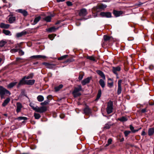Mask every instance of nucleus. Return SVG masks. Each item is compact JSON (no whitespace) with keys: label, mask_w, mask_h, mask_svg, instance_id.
Masks as SVG:
<instances>
[{"label":"nucleus","mask_w":154,"mask_h":154,"mask_svg":"<svg viewBox=\"0 0 154 154\" xmlns=\"http://www.w3.org/2000/svg\"><path fill=\"white\" fill-rule=\"evenodd\" d=\"M97 73L99 75L103 80H105V76L103 72L100 70H97L96 71Z\"/></svg>","instance_id":"a211bd4d"},{"label":"nucleus","mask_w":154,"mask_h":154,"mask_svg":"<svg viewBox=\"0 0 154 154\" xmlns=\"http://www.w3.org/2000/svg\"><path fill=\"white\" fill-rule=\"evenodd\" d=\"M130 128L132 132L133 133H135L136 132H137L139 131V130L134 129V128L131 125H130Z\"/></svg>","instance_id":"72a5a7b5"},{"label":"nucleus","mask_w":154,"mask_h":154,"mask_svg":"<svg viewBox=\"0 0 154 154\" xmlns=\"http://www.w3.org/2000/svg\"><path fill=\"white\" fill-rule=\"evenodd\" d=\"M47 110V108L46 106H42L39 107L37 106H36V108L35 111L37 112L40 113H43Z\"/></svg>","instance_id":"20e7f679"},{"label":"nucleus","mask_w":154,"mask_h":154,"mask_svg":"<svg viewBox=\"0 0 154 154\" xmlns=\"http://www.w3.org/2000/svg\"><path fill=\"white\" fill-rule=\"evenodd\" d=\"M54 16L53 14H51L50 15L47 16L44 18V20L47 22L51 21V18Z\"/></svg>","instance_id":"2eb2a0df"},{"label":"nucleus","mask_w":154,"mask_h":154,"mask_svg":"<svg viewBox=\"0 0 154 154\" xmlns=\"http://www.w3.org/2000/svg\"><path fill=\"white\" fill-rule=\"evenodd\" d=\"M49 102L48 100L45 101L41 103L40 104L42 106H45L48 104Z\"/></svg>","instance_id":"4c0bfd02"},{"label":"nucleus","mask_w":154,"mask_h":154,"mask_svg":"<svg viewBox=\"0 0 154 154\" xmlns=\"http://www.w3.org/2000/svg\"><path fill=\"white\" fill-rule=\"evenodd\" d=\"M26 33L27 32L26 31H23L21 32L17 33L16 36L17 38H19L22 36L24 35H26Z\"/></svg>","instance_id":"4be33fe9"},{"label":"nucleus","mask_w":154,"mask_h":154,"mask_svg":"<svg viewBox=\"0 0 154 154\" xmlns=\"http://www.w3.org/2000/svg\"><path fill=\"white\" fill-rule=\"evenodd\" d=\"M63 86L62 84H60L58 86L54 88L55 91H58L60 89L62 88Z\"/></svg>","instance_id":"2f4dec72"},{"label":"nucleus","mask_w":154,"mask_h":154,"mask_svg":"<svg viewBox=\"0 0 154 154\" xmlns=\"http://www.w3.org/2000/svg\"><path fill=\"white\" fill-rule=\"evenodd\" d=\"M148 133L149 136L152 135L154 133V128H149L148 130Z\"/></svg>","instance_id":"a878e982"},{"label":"nucleus","mask_w":154,"mask_h":154,"mask_svg":"<svg viewBox=\"0 0 154 154\" xmlns=\"http://www.w3.org/2000/svg\"><path fill=\"white\" fill-rule=\"evenodd\" d=\"M99 83L102 88H104L105 86V83L104 81L102 79H100L99 81Z\"/></svg>","instance_id":"c756f323"},{"label":"nucleus","mask_w":154,"mask_h":154,"mask_svg":"<svg viewBox=\"0 0 154 154\" xmlns=\"http://www.w3.org/2000/svg\"><path fill=\"white\" fill-rule=\"evenodd\" d=\"M5 94H11L9 91L7 90L2 86H0V95L1 99L4 98V96Z\"/></svg>","instance_id":"f257e3e1"},{"label":"nucleus","mask_w":154,"mask_h":154,"mask_svg":"<svg viewBox=\"0 0 154 154\" xmlns=\"http://www.w3.org/2000/svg\"><path fill=\"white\" fill-rule=\"evenodd\" d=\"M17 82H11L7 86V88H13L15 85L17 84Z\"/></svg>","instance_id":"b1692460"},{"label":"nucleus","mask_w":154,"mask_h":154,"mask_svg":"<svg viewBox=\"0 0 154 154\" xmlns=\"http://www.w3.org/2000/svg\"><path fill=\"white\" fill-rule=\"evenodd\" d=\"M121 68L119 66H117V67H113L112 69V71L113 73L116 74L117 76L118 75V74L117 72H119L121 70Z\"/></svg>","instance_id":"6e6552de"},{"label":"nucleus","mask_w":154,"mask_h":154,"mask_svg":"<svg viewBox=\"0 0 154 154\" xmlns=\"http://www.w3.org/2000/svg\"><path fill=\"white\" fill-rule=\"evenodd\" d=\"M19 53L21 55H23L24 54V52L21 50H19Z\"/></svg>","instance_id":"de8ad7c7"},{"label":"nucleus","mask_w":154,"mask_h":154,"mask_svg":"<svg viewBox=\"0 0 154 154\" xmlns=\"http://www.w3.org/2000/svg\"><path fill=\"white\" fill-rule=\"evenodd\" d=\"M102 91L101 89H99L98 90V94L97 96V98L96 99V100H99L101 97V94Z\"/></svg>","instance_id":"7c9ffc66"},{"label":"nucleus","mask_w":154,"mask_h":154,"mask_svg":"<svg viewBox=\"0 0 154 154\" xmlns=\"http://www.w3.org/2000/svg\"><path fill=\"white\" fill-rule=\"evenodd\" d=\"M35 82V80L34 79L26 80V85H32L34 84Z\"/></svg>","instance_id":"6ab92c4d"},{"label":"nucleus","mask_w":154,"mask_h":154,"mask_svg":"<svg viewBox=\"0 0 154 154\" xmlns=\"http://www.w3.org/2000/svg\"><path fill=\"white\" fill-rule=\"evenodd\" d=\"M78 88H75L72 92V94L74 97H76L80 96L81 94L79 92L82 90V88L81 85H78Z\"/></svg>","instance_id":"f03ea898"},{"label":"nucleus","mask_w":154,"mask_h":154,"mask_svg":"<svg viewBox=\"0 0 154 154\" xmlns=\"http://www.w3.org/2000/svg\"><path fill=\"white\" fill-rule=\"evenodd\" d=\"M122 80L121 79L119 80L118 82V89L117 91V93L118 95H119L122 92V88L121 87V83Z\"/></svg>","instance_id":"39448f33"},{"label":"nucleus","mask_w":154,"mask_h":154,"mask_svg":"<svg viewBox=\"0 0 154 154\" xmlns=\"http://www.w3.org/2000/svg\"><path fill=\"white\" fill-rule=\"evenodd\" d=\"M113 82L111 78H109L107 83L108 86L111 88L113 86Z\"/></svg>","instance_id":"aec40b11"},{"label":"nucleus","mask_w":154,"mask_h":154,"mask_svg":"<svg viewBox=\"0 0 154 154\" xmlns=\"http://www.w3.org/2000/svg\"><path fill=\"white\" fill-rule=\"evenodd\" d=\"M46 57L45 56H42L41 55H34L32 56L31 57V58H34V59H37V58H42L43 59L45 58Z\"/></svg>","instance_id":"5701e85b"},{"label":"nucleus","mask_w":154,"mask_h":154,"mask_svg":"<svg viewBox=\"0 0 154 154\" xmlns=\"http://www.w3.org/2000/svg\"><path fill=\"white\" fill-rule=\"evenodd\" d=\"M84 112L85 114H88L90 112V109L89 108L86 107L84 109Z\"/></svg>","instance_id":"79ce46f5"},{"label":"nucleus","mask_w":154,"mask_h":154,"mask_svg":"<svg viewBox=\"0 0 154 154\" xmlns=\"http://www.w3.org/2000/svg\"><path fill=\"white\" fill-rule=\"evenodd\" d=\"M34 76V74L33 73H31L29 74L27 76H24V77L25 79H32Z\"/></svg>","instance_id":"c85d7f7f"},{"label":"nucleus","mask_w":154,"mask_h":154,"mask_svg":"<svg viewBox=\"0 0 154 154\" xmlns=\"http://www.w3.org/2000/svg\"><path fill=\"white\" fill-rule=\"evenodd\" d=\"M48 36L51 40H52L53 39V35H49Z\"/></svg>","instance_id":"6e6d98bb"},{"label":"nucleus","mask_w":154,"mask_h":154,"mask_svg":"<svg viewBox=\"0 0 154 154\" xmlns=\"http://www.w3.org/2000/svg\"><path fill=\"white\" fill-rule=\"evenodd\" d=\"M131 132L129 131H124V133L125 135V136L126 137H127L128 135L131 133Z\"/></svg>","instance_id":"a18cd8bd"},{"label":"nucleus","mask_w":154,"mask_h":154,"mask_svg":"<svg viewBox=\"0 0 154 154\" xmlns=\"http://www.w3.org/2000/svg\"><path fill=\"white\" fill-rule=\"evenodd\" d=\"M9 17L8 21L10 23H13L16 20V17L14 16L9 15L8 16Z\"/></svg>","instance_id":"4468645a"},{"label":"nucleus","mask_w":154,"mask_h":154,"mask_svg":"<svg viewBox=\"0 0 154 154\" xmlns=\"http://www.w3.org/2000/svg\"><path fill=\"white\" fill-rule=\"evenodd\" d=\"M149 105L151 106L154 105V101L153 102H150L149 103Z\"/></svg>","instance_id":"13d9d810"},{"label":"nucleus","mask_w":154,"mask_h":154,"mask_svg":"<svg viewBox=\"0 0 154 154\" xmlns=\"http://www.w3.org/2000/svg\"><path fill=\"white\" fill-rule=\"evenodd\" d=\"M91 79V77H88L82 80L81 82V83L83 85H85L86 84L89 83Z\"/></svg>","instance_id":"9b49d317"},{"label":"nucleus","mask_w":154,"mask_h":154,"mask_svg":"<svg viewBox=\"0 0 154 154\" xmlns=\"http://www.w3.org/2000/svg\"><path fill=\"white\" fill-rule=\"evenodd\" d=\"M67 55H63L60 57H58V60H63V59L66 58L67 57Z\"/></svg>","instance_id":"ea45409f"},{"label":"nucleus","mask_w":154,"mask_h":154,"mask_svg":"<svg viewBox=\"0 0 154 154\" xmlns=\"http://www.w3.org/2000/svg\"><path fill=\"white\" fill-rule=\"evenodd\" d=\"M2 32L3 33L6 35L11 36L12 35L11 32L8 30L3 29L2 31Z\"/></svg>","instance_id":"393cba45"},{"label":"nucleus","mask_w":154,"mask_h":154,"mask_svg":"<svg viewBox=\"0 0 154 154\" xmlns=\"http://www.w3.org/2000/svg\"><path fill=\"white\" fill-rule=\"evenodd\" d=\"M15 49H19V50H20V45L19 44H17L16 46H15Z\"/></svg>","instance_id":"8fccbe9b"},{"label":"nucleus","mask_w":154,"mask_h":154,"mask_svg":"<svg viewBox=\"0 0 154 154\" xmlns=\"http://www.w3.org/2000/svg\"><path fill=\"white\" fill-rule=\"evenodd\" d=\"M83 78V75H80L79 76V80H81Z\"/></svg>","instance_id":"864d4df0"},{"label":"nucleus","mask_w":154,"mask_h":154,"mask_svg":"<svg viewBox=\"0 0 154 154\" xmlns=\"http://www.w3.org/2000/svg\"><path fill=\"white\" fill-rule=\"evenodd\" d=\"M113 105L112 101H110L108 102L106 108V112L107 114H109L112 112Z\"/></svg>","instance_id":"7ed1b4c3"},{"label":"nucleus","mask_w":154,"mask_h":154,"mask_svg":"<svg viewBox=\"0 0 154 154\" xmlns=\"http://www.w3.org/2000/svg\"><path fill=\"white\" fill-rule=\"evenodd\" d=\"M20 59V58H17V60H19V59Z\"/></svg>","instance_id":"0e129e2a"},{"label":"nucleus","mask_w":154,"mask_h":154,"mask_svg":"<svg viewBox=\"0 0 154 154\" xmlns=\"http://www.w3.org/2000/svg\"><path fill=\"white\" fill-rule=\"evenodd\" d=\"M100 15L103 17L107 18H110L112 17L111 14L109 12H101L100 13Z\"/></svg>","instance_id":"423d86ee"},{"label":"nucleus","mask_w":154,"mask_h":154,"mask_svg":"<svg viewBox=\"0 0 154 154\" xmlns=\"http://www.w3.org/2000/svg\"><path fill=\"white\" fill-rule=\"evenodd\" d=\"M23 106L22 104L20 103H17V109L16 111L17 113L19 112L21 110Z\"/></svg>","instance_id":"dca6fc26"},{"label":"nucleus","mask_w":154,"mask_h":154,"mask_svg":"<svg viewBox=\"0 0 154 154\" xmlns=\"http://www.w3.org/2000/svg\"><path fill=\"white\" fill-rule=\"evenodd\" d=\"M109 145V143H107V144L106 145H105V146H108Z\"/></svg>","instance_id":"052dcab7"},{"label":"nucleus","mask_w":154,"mask_h":154,"mask_svg":"<svg viewBox=\"0 0 154 154\" xmlns=\"http://www.w3.org/2000/svg\"><path fill=\"white\" fill-rule=\"evenodd\" d=\"M27 118L25 117H19L17 119L19 120H27Z\"/></svg>","instance_id":"c03bdc74"},{"label":"nucleus","mask_w":154,"mask_h":154,"mask_svg":"<svg viewBox=\"0 0 154 154\" xmlns=\"http://www.w3.org/2000/svg\"><path fill=\"white\" fill-rule=\"evenodd\" d=\"M87 59L90 60H92V61H96V60H95V58L93 56H88L87 57Z\"/></svg>","instance_id":"a19ab883"},{"label":"nucleus","mask_w":154,"mask_h":154,"mask_svg":"<svg viewBox=\"0 0 154 154\" xmlns=\"http://www.w3.org/2000/svg\"><path fill=\"white\" fill-rule=\"evenodd\" d=\"M16 11L17 12L21 13L25 17L27 16L28 15V12L26 10L24 9H19L16 10Z\"/></svg>","instance_id":"9d476101"},{"label":"nucleus","mask_w":154,"mask_h":154,"mask_svg":"<svg viewBox=\"0 0 154 154\" xmlns=\"http://www.w3.org/2000/svg\"><path fill=\"white\" fill-rule=\"evenodd\" d=\"M141 129V128H140L139 129H138L137 130H139Z\"/></svg>","instance_id":"774afa93"},{"label":"nucleus","mask_w":154,"mask_h":154,"mask_svg":"<svg viewBox=\"0 0 154 154\" xmlns=\"http://www.w3.org/2000/svg\"><path fill=\"white\" fill-rule=\"evenodd\" d=\"M146 134V133L144 131V130H143L141 133V135L142 136L145 135Z\"/></svg>","instance_id":"5fc2aeb1"},{"label":"nucleus","mask_w":154,"mask_h":154,"mask_svg":"<svg viewBox=\"0 0 154 154\" xmlns=\"http://www.w3.org/2000/svg\"><path fill=\"white\" fill-rule=\"evenodd\" d=\"M88 14L87 10L85 8L81 9L79 13V15L80 16H85Z\"/></svg>","instance_id":"1a4fd4ad"},{"label":"nucleus","mask_w":154,"mask_h":154,"mask_svg":"<svg viewBox=\"0 0 154 154\" xmlns=\"http://www.w3.org/2000/svg\"><path fill=\"white\" fill-rule=\"evenodd\" d=\"M110 127V125H109L108 124H106L105 125L104 128L106 129H108Z\"/></svg>","instance_id":"09e8293b"},{"label":"nucleus","mask_w":154,"mask_h":154,"mask_svg":"<svg viewBox=\"0 0 154 154\" xmlns=\"http://www.w3.org/2000/svg\"><path fill=\"white\" fill-rule=\"evenodd\" d=\"M141 112L142 113H144L146 112V109H142L141 110Z\"/></svg>","instance_id":"4d7b16f0"},{"label":"nucleus","mask_w":154,"mask_h":154,"mask_svg":"<svg viewBox=\"0 0 154 154\" xmlns=\"http://www.w3.org/2000/svg\"><path fill=\"white\" fill-rule=\"evenodd\" d=\"M112 139L111 138H110L107 141V143L110 145L112 143Z\"/></svg>","instance_id":"3c124183"},{"label":"nucleus","mask_w":154,"mask_h":154,"mask_svg":"<svg viewBox=\"0 0 154 154\" xmlns=\"http://www.w3.org/2000/svg\"><path fill=\"white\" fill-rule=\"evenodd\" d=\"M26 80H25V79L23 77L22 79L20 80L19 83L17 85V87L18 88L20 87L21 85H26Z\"/></svg>","instance_id":"f8f14e48"},{"label":"nucleus","mask_w":154,"mask_h":154,"mask_svg":"<svg viewBox=\"0 0 154 154\" xmlns=\"http://www.w3.org/2000/svg\"><path fill=\"white\" fill-rule=\"evenodd\" d=\"M42 64L45 65L47 68L50 69H53L55 66V65L54 64L46 62L43 63Z\"/></svg>","instance_id":"0eeeda50"},{"label":"nucleus","mask_w":154,"mask_h":154,"mask_svg":"<svg viewBox=\"0 0 154 154\" xmlns=\"http://www.w3.org/2000/svg\"><path fill=\"white\" fill-rule=\"evenodd\" d=\"M103 7L104 8H106V5H103Z\"/></svg>","instance_id":"680f3d73"},{"label":"nucleus","mask_w":154,"mask_h":154,"mask_svg":"<svg viewBox=\"0 0 154 154\" xmlns=\"http://www.w3.org/2000/svg\"><path fill=\"white\" fill-rule=\"evenodd\" d=\"M123 12L122 11H117L116 10H114L113 14L115 17H119L122 14Z\"/></svg>","instance_id":"ddd939ff"},{"label":"nucleus","mask_w":154,"mask_h":154,"mask_svg":"<svg viewBox=\"0 0 154 154\" xmlns=\"http://www.w3.org/2000/svg\"><path fill=\"white\" fill-rule=\"evenodd\" d=\"M58 28V27L56 28L55 26H52L47 29V31L49 32H54L57 30Z\"/></svg>","instance_id":"f3484780"},{"label":"nucleus","mask_w":154,"mask_h":154,"mask_svg":"<svg viewBox=\"0 0 154 154\" xmlns=\"http://www.w3.org/2000/svg\"><path fill=\"white\" fill-rule=\"evenodd\" d=\"M10 101V99L9 98H7L6 99H5L4 101V102L2 104V106H5Z\"/></svg>","instance_id":"cd10ccee"},{"label":"nucleus","mask_w":154,"mask_h":154,"mask_svg":"<svg viewBox=\"0 0 154 154\" xmlns=\"http://www.w3.org/2000/svg\"><path fill=\"white\" fill-rule=\"evenodd\" d=\"M7 43V42L5 40H2L0 41V47H3Z\"/></svg>","instance_id":"f704fd0d"},{"label":"nucleus","mask_w":154,"mask_h":154,"mask_svg":"<svg viewBox=\"0 0 154 154\" xmlns=\"http://www.w3.org/2000/svg\"><path fill=\"white\" fill-rule=\"evenodd\" d=\"M4 115L5 116H7V114H4Z\"/></svg>","instance_id":"69168bd1"},{"label":"nucleus","mask_w":154,"mask_h":154,"mask_svg":"<svg viewBox=\"0 0 154 154\" xmlns=\"http://www.w3.org/2000/svg\"><path fill=\"white\" fill-rule=\"evenodd\" d=\"M18 50V49L13 48L11 50L10 52L13 53L17 52Z\"/></svg>","instance_id":"49530a36"},{"label":"nucleus","mask_w":154,"mask_h":154,"mask_svg":"<svg viewBox=\"0 0 154 154\" xmlns=\"http://www.w3.org/2000/svg\"><path fill=\"white\" fill-rule=\"evenodd\" d=\"M41 17L40 16H38L35 17L34 20V22L33 23V25H35L40 20Z\"/></svg>","instance_id":"bb28decb"},{"label":"nucleus","mask_w":154,"mask_h":154,"mask_svg":"<svg viewBox=\"0 0 154 154\" xmlns=\"http://www.w3.org/2000/svg\"><path fill=\"white\" fill-rule=\"evenodd\" d=\"M124 140V138H122V139L121 140V141L122 142V141H123Z\"/></svg>","instance_id":"e2e57ef3"},{"label":"nucleus","mask_w":154,"mask_h":154,"mask_svg":"<svg viewBox=\"0 0 154 154\" xmlns=\"http://www.w3.org/2000/svg\"><path fill=\"white\" fill-rule=\"evenodd\" d=\"M2 60V59L1 58H0V63L1 62Z\"/></svg>","instance_id":"338daca9"},{"label":"nucleus","mask_w":154,"mask_h":154,"mask_svg":"<svg viewBox=\"0 0 154 154\" xmlns=\"http://www.w3.org/2000/svg\"><path fill=\"white\" fill-rule=\"evenodd\" d=\"M110 37L107 35H104V39L105 41H108L110 40Z\"/></svg>","instance_id":"37998d69"},{"label":"nucleus","mask_w":154,"mask_h":154,"mask_svg":"<svg viewBox=\"0 0 154 154\" xmlns=\"http://www.w3.org/2000/svg\"><path fill=\"white\" fill-rule=\"evenodd\" d=\"M34 116L35 119H39L41 117L40 115L38 113H35L34 114Z\"/></svg>","instance_id":"e433bc0d"},{"label":"nucleus","mask_w":154,"mask_h":154,"mask_svg":"<svg viewBox=\"0 0 154 154\" xmlns=\"http://www.w3.org/2000/svg\"><path fill=\"white\" fill-rule=\"evenodd\" d=\"M66 4L68 6H70L72 5V4L71 2L69 1H68L66 2Z\"/></svg>","instance_id":"603ef678"},{"label":"nucleus","mask_w":154,"mask_h":154,"mask_svg":"<svg viewBox=\"0 0 154 154\" xmlns=\"http://www.w3.org/2000/svg\"><path fill=\"white\" fill-rule=\"evenodd\" d=\"M29 106L32 108V109L34 110L35 111L36 108V106H35L34 104L32 103H29Z\"/></svg>","instance_id":"58836bf2"},{"label":"nucleus","mask_w":154,"mask_h":154,"mask_svg":"<svg viewBox=\"0 0 154 154\" xmlns=\"http://www.w3.org/2000/svg\"><path fill=\"white\" fill-rule=\"evenodd\" d=\"M37 99L38 101L42 102L44 100V97L43 96L39 95L37 97Z\"/></svg>","instance_id":"473e14b6"},{"label":"nucleus","mask_w":154,"mask_h":154,"mask_svg":"<svg viewBox=\"0 0 154 154\" xmlns=\"http://www.w3.org/2000/svg\"><path fill=\"white\" fill-rule=\"evenodd\" d=\"M10 27L8 24H5L4 23H1L0 24V27L2 28L8 29Z\"/></svg>","instance_id":"412c9836"},{"label":"nucleus","mask_w":154,"mask_h":154,"mask_svg":"<svg viewBox=\"0 0 154 154\" xmlns=\"http://www.w3.org/2000/svg\"><path fill=\"white\" fill-rule=\"evenodd\" d=\"M118 120L121 122H123L126 121L128 119L125 116H122V117L118 119Z\"/></svg>","instance_id":"c9c22d12"},{"label":"nucleus","mask_w":154,"mask_h":154,"mask_svg":"<svg viewBox=\"0 0 154 154\" xmlns=\"http://www.w3.org/2000/svg\"><path fill=\"white\" fill-rule=\"evenodd\" d=\"M65 0H57V1L58 2H63L65 1Z\"/></svg>","instance_id":"bf43d9fd"}]
</instances>
